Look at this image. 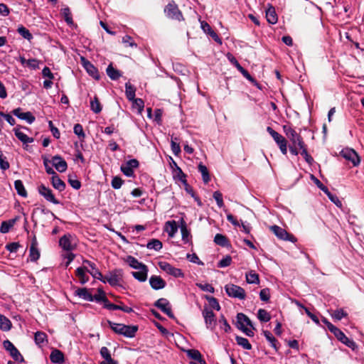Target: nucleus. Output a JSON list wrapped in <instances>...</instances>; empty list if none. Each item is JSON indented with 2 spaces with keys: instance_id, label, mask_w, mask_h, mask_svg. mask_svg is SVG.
Masks as SVG:
<instances>
[{
  "instance_id": "nucleus-39",
  "label": "nucleus",
  "mask_w": 364,
  "mask_h": 364,
  "mask_svg": "<svg viewBox=\"0 0 364 364\" xmlns=\"http://www.w3.org/2000/svg\"><path fill=\"white\" fill-rule=\"evenodd\" d=\"M90 109L95 114L102 111V107L97 95L90 101Z\"/></svg>"
},
{
  "instance_id": "nucleus-16",
  "label": "nucleus",
  "mask_w": 364,
  "mask_h": 364,
  "mask_svg": "<svg viewBox=\"0 0 364 364\" xmlns=\"http://www.w3.org/2000/svg\"><path fill=\"white\" fill-rule=\"evenodd\" d=\"M38 193L42 196L47 201L50 202L53 204H60V201L57 200L53 193V191L45 185L41 184L38 188Z\"/></svg>"
},
{
  "instance_id": "nucleus-61",
  "label": "nucleus",
  "mask_w": 364,
  "mask_h": 364,
  "mask_svg": "<svg viewBox=\"0 0 364 364\" xmlns=\"http://www.w3.org/2000/svg\"><path fill=\"white\" fill-rule=\"evenodd\" d=\"M259 298L262 301L267 302L270 298V290L268 288L262 289L259 292Z\"/></svg>"
},
{
  "instance_id": "nucleus-20",
  "label": "nucleus",
  "mask_w": 364,
  "mask_h": 364,
  "mask_svg": "<svg viewBox=\"0 0 364 364\" xmlns=\"http://www.w3.org/2000/svg\"><path fill=\"white\" fill-rule=\"evenodd\" d=\"M29 257L32 262H36L40 257V251L38 248V241L35 235L31 240L29 249Z\"/></svg>"
},
{
  "instance_id": "nucleus-37",
  "label": "nucleus",
  "mask_w": 364,
  "mask_h": 364,
  "mask_svg": "<svg viewBox=\"0 0 364 364\" xmlns=\"http://www.w3.org/2000/svg\"><path fill=\"white\" fill-rule=\"evenodd\" d=\"M11 321L5 316L0 314V329L4 331H8L11 328Z\"/></svg>"
},
{
  "instance_id": "nucleus-8",
  "label": "nucleus",
  "mask_w": 364,
  "mask_h": 364,
  "mask_svg": "<svg viewBox=\"0 0 364 364\" xmlns=\"http://www.w3.org/2000/svg\"><path fill=\"white\" fill-rule=\"evenodd\" d=\"M331 333L335 336V337L342 343L352 349L353 350H355L358 348V345L356 343L349 338H348L344 333L340 330L338 328L336 327Z\"/></svg>"
},
{
  "instance_id": "nucleus-23",
  "label": "nucleus",
  "mask_w": 364,
  "mask_h": 364,
  "mask_svg": "<svg viewBox=\"0 0 364 364\" xmlns=\"http://www.w3.org/2000/svg\"><path fill=\"white\" fill-rule=\"evenodd\" d=\"M83 264L88 265L92 271L88 270L89 272L95 279H99L100 281L102 279V274L101 272L96 267V264L87 259H84L82 261Z\"/></svg>"
},
{
  "instance_id": "nucleus-60",
  "label": "nucleus",
  "mask_w": 364,
  "mask_h": 364,
  "mask_svg": "<svg viewBox=\"0 0 364 364\" xmlns=\"http://www.w3.org/2000/svg\"><path fill=\"white\" fill-rule=\"evenodd\" d=\"M187 355L188 358L197 361L198 360L200 359L202 355L199 350L196 349H191L187 351Z\"/></svg>"
},
{
  "instance_id": "nucleus-17",
  "label": "nucleus",
  "mask_w": 364,
  "mask_h": 364,
  "mask_svg": "<svg viewBox=\"0 0 364 364\" xmlns=\"http://www.w3.org/2000/svg\"><path fill=\"white\" fill-rule=\"evenodd\" d=\"M82 63L84 68L86 70L87 73L92 76L95 80H100V75L99 74V71L97 68L91 63L89 60H86L85 58H82Z\"/></svg>"
},
{
  "instance_id": "nucleus-28",
  "label": "nucleus",
  "mask_w": 364,
  "mask_h": 364,
  "mask_svg": "<svg viewBox=\"0 0 364 364\" xmlns=\"http://www.w3.org/2000/svg\"><path fill=\"white\" fill-rule=\"evenodd\" d=\"M14 134L16 138L20 140L23 144H26L28 143H32L33 141V138L28 136L26 134L22 132L20 130L19 127H16L14 129Z\"/></svg>"
},
{
  "instance_id": "nucleus-11",
  "label": "nucleus",
  "mask_w": 364,
  "mask_h": 364,
  "mask_svg": "<svg viewBox=\"0 0 364 364\" xmlns=\"http://www.w3.org/2000/svg\"><path fill=\"white\" fill-rule=\"evenodd\" d=\"M3 346L6 350H7L10 355L14 360L18 363L24 362V358L20 353L19 350L14 346V345L9 341L5 340L3 342Z\"/></svg>"
},
{
  "instance_id": "nucleus-3",
  "label": "nucleus",
  "mask_w": 364,
  "mask_h": 364,
  "mask_svg": "<svg viewBox=\"0 0 364 364\" xmlns=\"http://www.w3.org/2000/svg\"><path fill=\"white\" fill-rule=\"evenodd\" d=\"M100 281L103 283L108 282L112 287L121 286V282L123 281V271L121 269H114L105 276L102 275Z\"/></svg>"
},
{
  "instance_id": "nucleus-34",
  "label": "nucleus",
  "mask_w": 364,
  "mask_h": 364,
  "mask_svg": "<svg viewBox=\"0 0 364 364\" xmlns=\"http://www.w3.org/2000/svg\"><path fill=\"white\" fill-rule=\"evenodd\" d=\"M75 295L88 301H93V296L89 292V291L86 288L77 289L75 291Z\"/></svg>"
},
{
  "instance_id": "nucleus-32",
  "label": "nucleus",
  "mask_w": 364,
  "mask_h": 364,
  "mask_svg": "<svg viewBox=\"0 0 364 364\" xmlns=\"http://www.w3.org/2000/svg\"><path fill=\"white\" fill-rule=\"evenodd\" d=\"M106 73L109 77L112 80H117L122 76V73L119 70L114 68L112 63H110L107 66Z\"/></svg>"
},
{
  "instance_id": "nucleus-15",
  "label": "nucleus",
  "mask_w": 364,
  "mask_h": 364,
  "mask_svg": "<svg viewBox=\"0 0 364 364\" xmlns=\"http://www.w3.org/2000/svg\"><path fill=\"white\" fill-rule=\"evenodd\" d=\"M154 306L166 314L169 318H173L174 315L171 310L169 301L164 298L159 299L155 301Z\"/></svg>"
},
{
  "instance_id": "nucleus-35",
  "label": "nucleus",
  "mask_w": 364,
  "mask_h": 364,
  "mask_svg": "<svg viewBox=\"0 0 364 364\" xmlns=\"http://www.w3.org/2000/svg\"><path fill=\"white\" fill-rule=\"evenodd\" d=\"M136 88L129 82L125 83V94L128 100H134Z\"/></svg>"
},
{
  "instance_id": "nucleus-27",
  "label": "nucleus",
  "mask_w": 364,
  "mask_h": 364,
  "mask_svg": "<svg viewBox=\"0 0 364 364\" xmlns=\"http://www.w3.org/2000/svg\"><path fill=\"white\" fill-rule=\"evenodd\" d=\"M88 269L87 267H80L75 270V276L78 278L80 284H84L89 281V277L86 274Z\"/></svg>"
},
{
  "instance_id": "nucleus-29",
  "label": "nucleus",
  "mask_w": 364,
  "mask_h": 364,
  "mask_svg": "<svg viewBox=\"0 0 364 364\" xmlns=\"http://www.w3.org/2000/svg\"><path fill=\"white\" fill-rule=\"evenodd\" d=\"M263 335L267 340V341L269 343L270 346L276 350L278 351L279 348V343L278 341L275 338V337L272 335V333L267 331L264 330L262 331Z\"/></svg>"
},
{
  "instance_id": "nucleus-12",
  "label": "nucleus",
  "mask_w": 364,
  "mask_h": 364,
  "mask_svg": "<svg viewBox=\"0 0 364 364\" xmlns=\"http://www.w3.org/2000/svg\"><path fill=\"white\" fill-rule=\"evenodd\" d=\"M340 154L346 160L350 161L353 166H358L360 163V159L356 151L350 148L343 149Z\"/></svg>"
},
{
  "instance_id": "nucleus-36",
  "label": "nucleus",
  "mask_w": 364,
  "mask_h": 364,
  "mask_svg": "<svg viewBox=\"0 0 364 364\" xmlns=\"http://www.w3.org/2000/svg\"><path fill=\"white\" fill-rule=\"evenodd\" d=\"M14 188L19 196L23 198L27 197V192L25 189L23 182L21 180H16L14 181Z\"/></svg>"
},
{
  "instance_id": "nucleus-58",
  "label": "nucleus",
  "mask_w": 364,
  "mask_h": 364,
  "mask_svg": "<svg viewBox=\"0 0 364 364\" xmlns=\"http://www.w3.org/2000/svg\"><path fill=\"white\" fill-rule=\"evenodd\" d=\"M63 14L65 18V22L68 23V25H73V20L72 18V14L70 12V10L68 7L65 8L63 10Z\"/></svg>"
},
{
  "instance_id": "nucleus-62",
  "label": "nucleus",
  "mask_w": 364,
  "mask_h": 364,
  "mask_svg": "<svg viewBox=\"0 0 364 364\" xmlns=\"http://www.w3.org/2000/svg\"><path fill=\"white\" fill-rule=\"evenodd\" d=\"M9 163L6 160V157L4 156L1 151H0V168L6 171L9 168Z\"/></svg>"
},
{
  "instance_id": "nucleus-56",
  "label": "nucleus",
  "mask_w": 364,
  "mask_h": 364,
  "mask_svg": "<svg viewBox=\"0 0 364 364\" xmlns=\"http://www.w3.org/2000/svg\"><path fill=\"white\" fill-rule=\"evenodd\" d=\"M311 180L314 182V183L317 186L318 188H320L323 192H324L326 194L329 193L328 188L324 186L316 176H314L313 174L311 175Z\"/></svg>"
},
{
  "instance_id": "nucleus-59",
  "label": "nucleus",
  "mask_w": 364,
  "mask_h": 364,
  "mask_svg": "<svg viewBox=\"0 0 364 364\" xmlns=\"http://www.w3.org/2000/svg\"><path fill=\"white\" fill-rule=\"evenodd\" d=\"M232 263V257L230 255H226L224 258L220 260L218 263V267L220 268H223L228 267Z\"/></svg>"
},
{
  "instance_id": "nucleus-1",
  "label": "nucleus",
  "mask_w": 364,
  "mask_h": 364,
  "mask_svg": "<svg viewBox=\"0 0 364 364\" xmlns=\"http://www.w3.org/2000/svg\"><path fill=\"white\" fill-rule=\"evenodd\" d=\"M107 322L114 333L123 335L127 338L134 337L138 331L137 326H127L122 323H116L109 320H107Z\"/></svg>"
},
{
  "instance_id": "nucleus-43",
  "label": "nucleus",
  "mask_w": 364,
  "mask_h": 364,
  "mask_svg": "<svg viewBox=\"0 0 364 364\" xmlns=\"http://www.w3.org/2000/svg\"><path fill=\"white\" fill-rule=\"evenodd\" d=\"M181 236L183 241L186 243L189 241V236H190V232L188 231L187 228V225L186 222L182 219L181 220Z\"/></svg>"
},
{
  "instance_id": "nucleus-24",
  "label": "nucleus",
  "mask_w": 364,
  "mask_h": 364,
  "mask_svg": "<svg viewBox=\"0 0 364 364\" xmlns=\"http://www.w3.org/2000/svg\"><path fill=\"white\" fill-rule=\"evenodd\" d=\"M19 217L16 216L14 218L10 219L9 220L3 221L0 226V232L5 234L9 232L11 228L16 224V223L18 220Z\"/></svg>"
},
{
  "instance_id": "nucleus-44",
  "label": "nucleus",
  "mask_w": 364,
  "mask_h": 364,
  "mask_svg": "<svg viewBox=\"0 0 364 364\" xmlns=\"http://www.w3.org/2000/svg\"><path fill=\"white\" fill-rule=\"evenodd\" d=\"M163 247L162 242L158 239H151L146 245V247L149 250L159 251Z\"/></svg>"
},
{
  "instance_id": "nucleus-47",
  "label": "nucleus",
  "mask_w": 364,
  "mask_h": 364,
  "mask_svg": "<svg viewBox=\"0 0 364 364\" xmlns=\"http://www.w3.org/2000/svg\"><path fill=\"white\" fill-rule=\"evenodd\" d=\"M34 340L37 345L41 346L47 341V335L43 331H37L35 333Z\"/></svg>"
},
{
  "instance_id": "nucleus-41",
  "label": "nucleus",
  "mask_w": 364,
  "mask_h": 364,
  "mask_svg": "<svg viewBox=\"0 0 364 364\" xmlns=\"http://www.w3.org/2000/svg\"><path fill=\"white\" fill-rule=\"evenodd\" d=\"M246 281L249 284H259V278L258 274L254 270L250 271L246 274Z\"/></svg>"
},
{
  "instance_id": "nucleus-19",
  "label": "nucleus",
  "mask_w": 364,
  "mask_h": 364,
  "mask_svg": "<svg viewBox=\"0 0 364 364\" xmlns=\"http://www.w3.org/2000/svg\"><path fill=\"white\" fill-rule=\"evenodd\" d=\"M72 235L70 234L63 235L59 240L60 247L65 251L70 252L75 248V245L72 244Z\"/></svg>"
},
{
  "instance_id": "nucleus-30",
  "label": "nucleus",
  "mask_w": 364,
  "mask_h": 364,
  "mask_svg": "<svg viewBox=\"0 0 364 364\" xmlns=\"http://www.w3.org/2000/svg\"><path fill=\"white\" fill-rule=\"evenodd\" d=\"M51 183L53 188L60 192L63 191L66 186L65 182L60 178L57 173L52 176Z\"/></svg>"
},
{
  "instance_id": "nucleus-64",
  "label": "nucleus",
  "mask_w": 364,
  "mask_h": 364,
  "mask_svg": "<svg viewBox=\"0 0 364 364\" xmlns=\"http://www.w3.org/2000/svg\"><path fill=\"white\" fill-rule=\"evenodd\" d=\"M213 198L215 200L218 205L221 208L224 205L223 200V195L222 193L217 191L213 193Z\"/></svg>"
},
{
  "instance_id": "nucleus-40",
  "label": "nucleus",
  "mask_w": 364,
  "mask_h": 364,
  "mask_svg": "<svg viewBox=\"0 0 364 364\" xmlns=\"http://www.w3.org/2000/svg\"><path fill=\"white\" fill-rule=\"evenodd\" d=\"M178 141L179 139L178 137H171V151L175 156H178L181 152Z\"/></svg>"
},
{
  "instance_id": "nucleus-46",
  "label": "nucleus",
  "mask_w": 364,
  "mask_h": 364,
  "mask_svg": "<svg viewBox=\"0 0 364 364\" xmlns=\"http://www.w3.org/2000/svg\"><path fill=\"white\" fill-rule=\"evenodd\" d=\"M235 340L237 343L242 347L245 350H251L252 349V345L250 343L249 341L243 338L242 336H237L235 337Z\"/></svg>"
},
{
  "instance_id": "nucleus-45",
  "label": "nucleus",
  "mask_w": 364,
  "mask_h": 364,
  "mask_svg": "<svg viewBox=\"0 0 364 364\" xmlns=\"http://www.w3.org/2000/svg\"><path fill=\"white\" fill-rule=\"evenodd\" d=\"M214 242L221 247H226L229 245V241L226 236L219 233L215 235Z\"/></svg>"
},
{
  "instance_id": "nucleus-7",
  "label": "nucleus",
  "mask_w": 364,
  "mask_h": 364,
  "mask_svg": "<svg viewBox=\"0 0 364 364\" xmlns=\"http://www.w3.org/2000/svg\"><path fill=\"white\" fill-rule=\"evenodd\" d=\"M269 230L277 237L278 239L296 242V238L292 235L289 233L285 229L274 225L269 227Z\"/></svg>"
},
{
  "instance_id": "nucleus-10",
  "label": "nucleus",
  "mask_w": 364,
  "mask_h": 364,
  "mask_svg": "<svg viewBox=\"0 0 364 364\" xmlns=\"http://www.w3.org/2000/svg\"><path fill=\"white\" fill-rule=\"evenodd\" d=\"M139 166V162L137 159H130L125 163L122 164L120 170L128 177H134V168H137Z\"/></svg>"
},
{
  "instance_id": "nucleus-49",
  "label": "nucleus",
  "mask_w": 364,
  "mask_h": 364,
  "mask_svg": "<svg viewBox=\"0 0 364 364\" xmlns=\"http://www.w3.org/2000/svg\"><path fill=\"white\" fill-rule=\"evenodd\" d=\"M331 316L333 318L338 320V321H341L342 318L346 317L348 316V314L343 309H338L334 310L331 314Z\"/></svg>"
},
{
  "instance_id": "nucleus-2",
  "label": "nucleus",
  "mask_w": 364,
  "mask_h": 364,
  "mask_svg": "<svg viewBox=\"0 0 364 364\" xmlns=\"http://www.w3.org/2000/svg\"><path fill=\"white\" fill-rule=\"evenodd\" d=\"M237 327L247 336L252 337L254 336L253 330L255 328L250 319L243 313L237 314Z\"/></svg>"
},
{
  "instance_id": "nucleus-53",
  "label": "nucleus",
  "mask_w": 364,
  "mask_h": 364,
  "mask_svg": "<svg viewBox=\"0 0 364 364\" xmlns=\"http://www.w3.org/2000/svg\"><path fill=\"white\" fill-rule=\"evenodd\" d=\"M18 33L25 39L31 40L33 38V36L26 27L21 26L17 29Z\"/></svg>"
},
{
  "instance_id": "nucleus-9",
  "label": "nucleus",
  "mask_w": 364,
  "mask_h": 364,
  "mask_svg": "<svg viewBox=\"0 0 364 364\" xmlns=\"http://www.w3.org/2000/svg\"><path fill=\"white\" fill-rule=\"evenodd\" d=\"M225 289L230 297L237 298L242 300L245 299V291L240 286L229 284L225 286Z\"/></svg>"
},
{
  "instance_id": "nucleus-4",
  "label": "nucleus",
  "mask_w": 364,
  "mask_h": 364,
  "mask_svg": "<svg viewBox=\"0 0 364 364\" xmlns=\"http://www.w3.org/2000/svg\"><path fill=\"white\" fill-rule=\"evenodd\" d=\"M283 131L290 141V145L298 146L299 149L306 145L300 134L297 133L291 126L284 125Z\"/></svg>"
},
{
  "instance_id": "nucleus-63",
  "label": "nucleus",
  "mask_w": 364,
  "mask_h": 364,
  "mask_svg": "<svg viewBox=\"0 0 364 364\" xmlns=\"http://www.w3.org/2000/svg\"><path fill=\"white\" fill-rule=\"evenodd\" d=\"M124 181L119 176H114L111 182L112 187L114 189H119L121 188Z\"/></svg>"
},
{
  "instance_id": "nucleus-18",
  "label": "nucleus",
  "mask_w": 364,
  "mask_h": 364,
  "mask_svg": "<svg viewBox=\"0 0 364 364\" xmlns=\"http://www.w3.org/2000/svg\"><path fill=\"white\" fill-rule=\"evenodd\" d=\"M11 112L16 117L26 121L28 124H32L36 119V117L31 112H22V109L21 107L14 109Z\"/></svg>"
},
{
  "instance_id": "nucleus-50",
  "label": "nucleus",
  "mask_w": 364,
  "mask_h": 364,
  "mask_svg": "<svg viewBox=\"0 0 364 364\" xmlns=\"http://www.w3.org/2000/svg\"><path fill=\"white\" fill-rule=\"evenodd\" d=\"M132 102V107L137 109L138 113L141 114L144 107V102L141 98H134L131 100Z\"/></svg>"
},
{
  "instance_id": "nucleus-22",
  "label": "nucleus",
  "mask_w": 364,
  "mask_h": 364,
  "mask_svg": "<svg viewBox=\"0 0 364 364\" xmlns=\"http://www.w3.org/2000/svg\"><path fill=\"white\" fill-rule=\"evenodd\" d=\"M149 284L151 288L155 290L164 289L166 285V282L161 277L156 275L150 277Z\"/></svg>"
},
{
  "instance_id": "nucleus-38",
  "label": "nucleus",
  "mask_w": 364,
  "mask_h": 364,
  "mask_svg": "<svg viewBox=\"0 0 364 364\" xmlns=\"http://www.w3.org/2000/svg\"><path fill=\"white\" fill-rule=\"evenodd\" d=\"M266 18L267 21L271 24H274L277 22V15L273 7H271L267 10Z\"/></svg>"
},
{
  "instance_id": "nucleus-54",
  "label": "nucleus",
  "mask_w": 364,
  "mask_h": 364,
  "mask_svg": "<svg viewBox=\"0 0 364 364\" xmlns=\"http://www.w3.org/2000/svg\"><path fill=\"white\" fill-rule=\"evenodd\" d=\"M205 299L208 301L209 305L214 309L219 311L220 309V306L218 303L217 299L213 296L206 295L205 296Z\"/></svg>"
},
{
  "instance_id": "nucleus-26",
  "label": "nucleus",
  "mask_w": 364,
  "mask_h": 364,
  "mask_svg": "<svg viewBox=\"0 0 364 364\" xmlns=\"http://www.w3.org/2000/svg\"><path fill=\"white\" fill-rule=\"evenodd\" d=\"M164 230L168 233V237H173L178 231V225L175 220H168L165 223Z\"/></svg>"
},
{
  "instance_id": "nucleus-5",
  "label": "nucleus",
  "mask_w": 364,
  "mask_h": 364,
  "mask_svg": "<svg viewBox=\"0 0 364 364\" xmlns=\"http://www.w3.org/2000/svg\"><path fill=\"white\" fill-rule=\"evenodd\" d=\"M164 11L166 16L169 19L177 21H184L182 12L180 11L178 5L173 0L171 1L165 6Z\"/></svg>"
},
{
  "instance_id": "nucleus-25",
  "label": "nucleus",
  "mask_w": 364,
  "mask_h": 364,
  "mask_svg": "<svg viewBox=\"0 0 364 364\" xmlns=\"http://www.w3.org/2000/svg\"><path fill=\"white\" fill-rule=\"evenodd\" d=\"M139 271L138 272H132V276L137 279L138 281L143 282H145L147 279L148 274V268L146 265H144L143 267L138 269Z\"/></svg>"
},
{
  "instance_id": "nucleus-42",
  "label": "nucleus",
  "mask_w": 364,
  "mask_h": 364,
  "mask_svg": "<svg viewBox=\"0 0 364 364\" xmlns=\"http://www.w3.org/2000/svg\"><path fill=\"white\" fill-rule=\"evenodd\" d=\"M126 262H127V263L129 264V265L131 267L136 269H138L140 267L145 265L144 264L139 262L138 259H136L135 257H134L133 256H131V255H129L127 257Z\"/></svg>"
},
{
  "instance_id": "nucleus-57",
  "label": "nucleus",
  "mask_w": 364,
  "mask_h": 364,
  "mask_svg": "<svg viewBox=\"0 0 364 364\" xmlns=\"http://www.w3.org/2000/svg\"><path fill=\"white\" fill-rule=\"evenodd\" d=\"M98 294L93 296V301H96L97 302H102L103 304L105 303V299L107 298L105 296V291L102 289H97Z\"/></svg>"
},
{
  "instance_id": "nucleus-48",
  "label": "nucleus",
  "mask_w": 364,
  "mask_h": 364,
  "mask_svg": "<svg viewBox=\"0 0 364 364\" xmlns=\"http://www.w3.org/2000/svg\"><path fill=\"white\" fill-rule=\"evenodd\" d=\"M257 318L262 322H267L271 319V316L267 311L260 309L257 311Z\"/></svg>"
},
{
  "instance_id": "nucleus-52",
  "label": "nucleus",
  "mask_w": 364,
  "mask_h": 364,
  "mask_svg": "<svg viewBox=\"0 0 364 364\" xmlns=\"http://www.w3.org/2000/svg\"><path fill=\"white\" fill-rule=\"evenodd\" d=\"M300 149L301 151V154L304 156L306 163L309 165H311L314 161L313 157L310 154H309L306 145L301 147Z\"/></svg>"
},
{
  "instance_id": "nucleus-55",
  "label": "nucleus",
  "mask_w": 364,
  "mask_h": 364,
  "mask_svg": "<svg viewBox=\"0 0 364 364\" xmlns=\"http://www.w3.org/2000/svg\"><path fill=\"white\" fill-rule=\"evenodd\" d=\"M297 305L304 309L306 314H307V316L311 318V320L316 323V324H319V320H318V318L314 314H312L309 309L308 308H306V306H304L303 304H300L299 302H296Z\"/></svg>"
},
{
  "instance_id": "nucleus-6",
  "label": "nucleus",
  "mask_w": 364,
  "mask_h": 364,
  "mask_svg": "<svg viewBox=\"0 0 364 364\" xmlns=\"http://www.w3.org/2000/svg\"><path fill=\"white\" fill-rule=\"evenodd\" d=\"M267 132L271 135L276 144L278 145L281 152L286 155L287 154V140L282 134L274 130L271 127H267Z\"/></svg>"
},
{
  "instance_id": "nucleus-14",
  "label": "nucleus",
  "mask_w": 364,
  "mask_h": 364,
  "mask_svg": "<svg viewBox=\"0 0 364 364\" xmlns=\"http://www.w3.org/2000/svg\"><path fill=\"white\" fill-rule=\"evenodd\" d=\"M202 314L207 328L213 330L216 325V317L213 311L210 309L205 307L203 310Z\"/></svg>"
},
{
  "instance_id": "nucleus-21",
  "label": "nucleus",
  "mask_w": 364,
  "mask_h": 364,
  "mask_svg": "<svg viewBox=\"0 0 364 364\" xmlns=\"http://www.w3.org/2000/svg\"><path fill=\"white\" fill-rule=\"evenodd\" d=\"M51 162L55 169L60 173L65 172L68 168L67 162L59 155L54 156Z\"/></svg>"
},
{
  "instance_id": "nucleus-51",
  "label": "nucleus",
  "mask_w": 364,
  "mask_h": 364,
  "mask_svg": "<svg viewBox=\"0 0 364 364\" xmlns=\"http://www.w3.org/2000/svg\"><path fill=\"white\" fill-rule=\"evenodd\" d=\"M74 133L79 137L81 141H84L85 134L83 127L80 124H76L73 128Z\"/></svg>"
},
{
  "instance_id": "nucleus-13",
  "label": "nucleus",
  "mask_w": 364,
  "mask_h": 364,
  "mask_svg": "<svg viewBox=\"0 0 364 364\" xmlns=\"http://www.w3.org/2000/svg\"><path fill=\"white\" fill-rule=\"evenodd\" d=\"M159 266L163 271L174 277L183 278L184 277V274L181 269L174 267L166 262H159Z\"/></svg>"
},
{
  "instance_id": "nucleus-31",
  "label": "nucleus",
  "mask_w": 364,
  "mask_h": 364,
  "mask_svg": "<svg viewBox=\"0 0 364 364\" xmlns=\"http://www.w3.org/2000/svg\"><path fill=\"white\" fill-rule=\"evenodd\" d=\"M50 359L53 363H63L64 362V354L60 350L55 349L52 350Z\"/></svg>"
},
{
  "instance_id": "nucleus-33",
  "label": "nucleus",
  "mask_w": 364,
  "mask_h": 364,
  "mask_svg": "<svg viewBox=\"0 0 364 364\" xmlns=\"http://www.w3.org/2000/svg\"><path fill=\"white\" fill-rule=\"evenodd\" d=\"M198 168L202 175L203 181L204 183L207 184L210 181V176L208 168L202 163H200Z\"/></svg>"
}]
</instances>
